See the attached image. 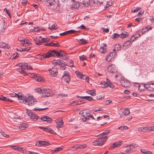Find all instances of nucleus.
I'll return each instance as SVG.
<instances>
[{
  "instance_id": "1",
  "label": "nucleus",
  "mask_w": 154,
  "mask_h": 154,
  "mask_svg": "<svg viewBox=\"0 0 154 154\" xmlns=\"http://www.w3.org/2000/svg\"><path fill=\"white\" fill-rule=\"evenodd\" d=\"M24 99H22L21 102L23 103H27L29 105L32 106L36 102L35 100V98L32 96H29L27 98L25 96H23Z\"/></svg>"
},
{
  "instance_id": "2",
  "label": "nucleus",
  "mask_w": 154,
  "mask_h": 154,
  "mask_svg": "<svg viewBox=\"0 0 154 154\" xmlns=\"http://www.w3.org/2000/svg\"><path fill=\"white\" fill-rule=\"evenodd\" d=\"M107 138V136H105L104 137L98 138L93 142V144L96 146L103 145L104 142L106 141Z\"/></svg>"
},
{
  "instance_id": "3",
  "label": "nucleus",
  "mask_w": 154,
  "mask_h": 154,
  "mask_svg": "<svg viewBox=\"0 0 154 154\" xmlns=\"http://www.w3.org/2000/svg\"><path fill=\"white\" fill-rule=\"evenodd\" d=\"M134 37V35H133L131 38L130 39L124 43L123 45V49L124 50H126L131 45L132 43L135 40V38H134L132 39V38Z\"/></svg>"
},
{
  "instance_id": "4",
  "label": "nucleus",
  "mask_w": 154,
  "mask_h": 154,
  "mask_svg": "<svg viewBox=\"0 0 154 154\" xmlns=\"http://www.w3.org/2000/svg\"><path fill=\"white\" fill-rule=\"evenodd\" d=\"M143 84L144 87L148 91H152L154 90V83H148Z\"/></svg>"
},
{
  "instance_id": "5",
  "label": "nucleus",
  "mask_w": 154,
  "mask_h": 154,
  "mask_svg": "<svg viewBox=\"0 0 154 154\" xmlns=\"http://www.w3.org/2000/svg\"><path fill=\"white\" fill-rule=\"evenodd\" d=\"M51 90L49 88H43L42 89V97H49L51 96Z\"/></svg>"
},
{
  "instance_id": "6",
  "label": "nucleus",
  "mask_w": 154,
  "mask_h": 154,
  "mask_svg": "<svg viewBox=\"0 0 154 154\" xmlns=\"http://www.w3.org/2000/svg\"><path fill=\"white\" fill-rule=\"evenodd\" d=\"M52 56H53V55L51 51L50 52H48L46 54L44 53L41 55L40 57L41 60H43L44 58H47Z\"/></svg>"
},
{
  "instance_id": "7",
  "label": "nucleus",
  "mask_w": 154,
  "mask_h": 154,
  "mask_svg": "<svg viewBox=\"0 0 154 154\" xmlns=\"http://www.w3.org/2000/svg\"><path fill=\"white\" fill-rule=\"evenodd\" d=\"M107 70L109 72L113 73L117 72V69L114 65L112 64L108 66Z\"/></svg>"
},
{
  "instance_id": "8",
  "label": "nucleus",
  "mask_w": 154,
  "mask_h": 154,
  "mask_svg": "<svg viewBox=\"0 0 154 154\" xmlns=\"http://www.w3.org/2000/svg\"><path fill=\"white\" fill-rule=\"evenodd\" d=\"M48 70L51 75L54 77L57 75L58 72L57 69L56 68H52L51 69H49Z\"/></svg>"
},
{
  "instance_id": "9",
  "label": "nucleus",
  "mask_w": 154,
  "mask_h": 154,
  "mask_svg": "<svg viewBox=\"0 0 154 154\" xmlns=\"http://www.w3.org/2000/svg\"><path fill=\"white\" fill-rule=\"evenodd\" d=\"M120 83L122 86L125 88L129 87L131 85L130 82L128 81L122 80Z\"/></svg>"
},
{
  "instance_id": "10",
  "label": "nucleus",
  "mask_w": 154,
  "mask_h": 154,
  "mask_svg": "<svg viewBox=\"0 0 154 154\" xmlns=\"http://www.w3.org/2000/svg\"><path fill=\"white\" fill-rule=\"evenodd\" d=\"M106 45L104 43L103 44L100 48L99 50V51L103 53H105L106 51Z\"/></svg>"
},
{
  "instance_id": "11",
  "label": "nucleus",
  "mask_w": 154,
  "mask_h": 154,
  "mask_svg": "<svg viewBox=\"0 0 154 154\" xmlns=\"http://www.w3.org/2000/svg\"><path fill=\"white\" fill-rule=\"evenodd\" d=\"M11 148H13L14 149L17 150L20 152H24V149L23 148L19 146H11Z\"/></svg>"
},
{
  "instance_id": "12",
  "label": "nucleus",
  "mask_w": 154,
  "mask_h": 154,
  "mask_svg": "<svg viewBox=\"0 0 154 154\" xmlns=\"http://www.w3.org/2000/svg\"><path fill=\"white\" fill-rule=\"evenodd\" d=\"M70 76H66L64 77H62V82H63H63H66V83H67V84H68L70 82ZM66 84H67L66 83Z\"/></svg>"
},
{
  "instance_id": "13",
  "label": "nucleus",
  "mask_w": 154,
  "mask_h": 154,
  "mask_svg": "<svg viewBox=\"0 0 154 154\" xmlns=\"http://www.w3.org/2000/svg\"><path fill=\"white\" fill-rule=\"evenodd\" d=\"M40 119L44 121H46L49 122L52 121V119L47 116H43L40 118Z\"/></svg>"
},
{
  "instance_id": "14",
  "label": "nucleus",
  "mask_w": 154,
  "mask_h": 154,
  "mask_svg": "<svg viewBox=\"0 0 154 154\" xmlns=\"http://www.w3.org/2000/svg\"><path fill=\"white\" fill-rule=\"evenodd\" d=\"M52 52L53 56H57L58 57H60L61 56V55H62V54L60 53L59 51H57L53 50H52Z\"/></svg>"
},
{
  "instance_id": "15",
  "label": "nucleus",
  "mask_w": 154,
  "mask_h": 154,
  "mask_svg": "<svg viewBox=\"0 0 154 154\" xmlns=\"http://www.w3.org/2000/svg\"><path fill=\"white\" fill-rule=\"evenodd\" d=\"M0 99L5 101H8L10 102H12L13 100L10 99L9 98H7L2 95L0 96Z\"/></svg>"
},
{
  "instance_id": "16",
  "label": "nucleus",
  "mask_w": 154,
  "mask_h": 154,
  "mask_svg": "<svg viewBox=\"0 0 154 154\" xmlns=\"http://www.w3.org/2000/svg\"><path fill=\"white\" fill-rule=\"evenodd\" d=\"M0 47L2 48L8 49H9L10 48V46L8 44L2 42L0 43Z\"/></svg>"
},
{
  "instance_id": "17",
  "label": "nucleus",
  "mask_w": 154,
  "mask_h": 154,
  "mask_svg": "<svg viewBox=\"0 0 154 154\" xmlns=\"http://www.w3.org/2000/svg\"><path fill=\"white\" fill-rule=\"evenodd\" d=\"M56 123L57 124V127L58 128L63 127V122L62 120H57L56 122Z\"/></svg>"
},
{
  "instance_id": "18",
  "label": "nucleus",
  "mask_w": 154,
  "mask_h": 154,
  "mask_svg": "<svg viewBox=\"0 0 154 154\" xmlns=\"http://www.w3.org/2000/svg\"><path fill=\"white\" fill-rule=\"evenodd\" d=\"M39 40L38 41H37L35 44L36 45H40L42 43L44 42L47 41V38H42L41 39H38Z\"/></svg>"
},
{
  "instance_id": "19",
  "label": "nucleus",
  "mask_w": 154,
  "mask_h": 154,
  "mask_svg": "<svg viewBox=\"0 0 154 154\" xmlns=\"http://www.w3.org/2000/svg\"><path fill=\"white\" fill-rule=\"evenodd\" d=\"M30 118L31 119L34 121H36L39 118V116L33 113L31 114Z\"/></svg>"
},
{
  "instance_id": "20",
  "label": "nucleus",
  "mask_w": 154,
  "mask_h": 154,
  "mask_svg": "<svg viewBox=\"0 0 154 154\" xmlns=\"http://www.w3.org/2000/svg\"><path fill=\"white\" fill-rule=\"evenodd\" d=\"M11 95L12 97H17L19 100H21L22 99H24V97H23V96H20L19 94H16L14 93H13L12 94H11Z\"/></svg>"
},
{
  "instance_id": "21",
  "label": "nucleus",
  "mask_w": 154,
  "mask_h": 154,
  "mask_svg": "<svg viewBox=\"0 0 154 154\" xmlns=\"http://www.w3.org/2000/svg\"><path fill=\"white\" fill-rule=\"evenodd\" d=\"M56 2L54 0H48L46 2V4L48 6L50 5L53 6L56 4Z\"/></svg>"
},
{
  "instance_id": "22",
  "label": "nucleus",
  "mask_w": 154,
  "mask_h": 154,
  "mask_svg": "<svg viewBox=\"0 0 154 154\" xmlns=\"http://www.w3.org/2000/svg\"><path fill=\"white\" fill-rule=\"evenodd\" d=\"M33 78L35 80L38 82L41 81L42 80V79L41 77H40L38 75L36 74H34L33 75Z\"/></svg>"
},
{
  "instance_id": "23",
  "label": "nucleus",
  "mask_w": 154,
  "mask_h": 154,
  "mask_svg": "<svg viewBox=\"0 0 154 154\" xmlns=\"http://www.w3.org/2000/svg\"><path fill=\"white\" fill-rule=\"evenodd\" d=\"M114 46V49H113V51H119L121 49V46L119 44H116Z\"/></svg>"
},
{
  "instance_id": "24",
  "label": "nucleus",
  "mask_w": 154,
  "mask_h": 154,
  "mask_svg": "<svg viewBox=\"0 0 154 154\" xmlns=\"http://www.w3.org/2000/svg\"><path fill=\"white\" fill-rule=\"evenodd\" d=\"M112 55V56H113V53L112 52L110 53L106 56V60L107 61H110L112 60L113 57H110V55Z\"/></svg>"
},
{
  "instance_id": "25",
  "label": "nucleus",
  "mask_w": 154,
  "mask_h": 154,
  "mask_svg": "<svg viewBox=\"0 0 154 154\" xmlns=\"http://www.w3.org/2000/svg\"><path fill=\"white\" fill-rule=\"evenodd\" d=\"M129 35V33L126 32H125L122 33L120 34L121 38H124L127 37Z\"/></svg>"
},
{
  "instance_id": "26",
  "label": "nucleus",
  "mask_w": 154,
  "mask_h": 154,
  "mask_svg": "<svg viewBox=\"0 0 154 154\" xmlns=\"http://www.w3.org/2000/svg\"><path fill=\"white\" fill-rule=\"evenodd\" d=\"M107 82H108V84H105V87H107L108 86H109L111 88H113L114 86L112 84L110 80L108 79H107Z\"/></svg>"
},
{
  "instance_id": "27",
  "label": "nucleus",
  "mask_w": 154,
  "mask_h": 154,
  "mask_svg": "<svg viewBox=\"0 0 154 154\" xmlns=\"http://www.w3.org/2000/svg\"><path fill=\"white\" fill-rule=\"evenodd\" d=\"M78 42L81 45L85 44L87 43L86 40L82 38L78 40Z\"/></svg>"
},
{
  "instance_id": "28",
  "label": "nucleus",
  "mask_w": 154,
  "mask_h": 154,
  "mask_svg": "<svg viewBox=\"0 0 154 154\" xmlns=\"http://www.w3.org/2000/svg\"><path fill=\"white\" fill-rule=\"evenodd\" d=\"M48 28L50 30H56L58 29V27L56 24H54L51 26V27H49Z\"/></svg>"
},
{
  "instance_id": "29",
  "label": "nucleus",
  "mask_w": 154,
  "mask_h": 154,
  "mask_svg": "<svg viewBox=\"0 0 154 154\" xmlns=\"http://www.w3.org/2000/svg\"><path fill=\"white\" fill-rule=\"evenodd\" d=\"M82 4L85 6H88L89 5L90 3V0H83L82 2Z\"/></svg>"
},
{
  "instance_id": "30",
  "label": "nucleus",
  "mask_w": 154,
  "mask_h": 154,
  "mask_svg": "<svg viewBox=\"0 0 154 154\" xmlns=\"http://www.w3.org/2000/svg\"><path fill=\"white\" fill-rule=\"evenodd\" d=\"M23 69H27L32 70V68L30 65H29L27 63H24Z\"/></svg>"
},
{
  "instance_id": "31",
  "label": "nucleus",
  "mask_w": 154,
  "mask_h": 154,
  "mask_svg": "<svg viewBox=\"0 0 154 154\" xmlns=\"http://www.w3.org/2000/svg\"><path fill=\"white\" fill-rule=\"evenodd\" d=\"M64 61L63 60H62V62L59 65V66L61 67L62 69L63 70L66 69V66H67V64H64Z\"/></svg>"
},
{
  "instance_id": "32",
  "label": "nucleus",
  "mask_w": 154,
  "mask_h": 154,
  "mask_svg": "<svg viewBox=\"0 0 154 154\" xmlns=\"http://www.w3.org/2000/svg\"><path fill=\"white\" fill-rule=\"evenodd\" d=\"M120 35L118 34L114 33L112 36V38L113 39H117L119 38H120Z\"/></svg>"
},
{
  "instance_id": "33",
  "label": "nucleus",
  "mask_w": 154,
  "mask_h": 154,
  "mask_svg": "<svg viewBox=\"0 0 154 154\" xmlns=\"http://www.w3.org/2000/svg\"><path fill=\"white\" fill-rule=\"evenodd\" d=\"M61 62L62 61L60 60H55L53 61L52 63L55 65H60Z\"/></svg>"
},
{
  "instance_id": "34",
  "label": "nucleus",
  "mask_w": 154,
  "mask_h": 154,
  "mask_svg": "<svg viewBox=\"0 0 154 154\" xmlns=\"http://www.w3.org/2000/svg\"><path fill=\"white\" fill-rule=\"evenodd\" d=\"M125 115H128L130 113L129 109H124L122 112Z\"/></svg>"
},
{
  "instance_id": "35",
  "label": "nucleus",
  "mask_w": 154,
  "mask_h": 154,
  "mask_svg": "<svg viewBox=\"0 0 154 154\" xmlns=\"http://www.w3.org/2000/svg\"><path fill=\"white\" fill-rule=\"evenodd\" d=\"M86 93L89 94H90L92 96H94L95 95V91L94 90H90L89 91H86Z\"/></svg>"
},
{
  "instance_id": "36",
  "label": "nucleus",
  "mask_w": 154,
  "mask_h": 154,
  "mask_svg": "<svg viewBox=\"0 0 154 154\" xmlns=\"http://www.w3.org/2000/svg\"><path fill=\"white\" fill-rule=\"evenodd\" d=\"M128 146L129 147L131 148V150L133 149L134 147H137L138 146L137 144H131L130 145H128Z\"/></svg>"
},
{
  "instance_id": "37",
  "label": "nucleus",
  "mask_w": 154,
  "mask_h": 154,
  "mask_svg": "<svg viewBox=\"0 0 154 154\" xmlns=\"http://www.w3.org/2000/svg\"><path fill=\"white\" fill-rule=\"evenodd\" d=\"M121 142L119 141V142H116L113 143V145L115 147L120 146L121 145Z\"/></svg>"
},
{
  "instance_id": "38",
  "label": "nucleus",
  "mask_w": 154,
  "mask_h": 154,
  "mask_svg": "<svg viewBox=\"0 0 154 154\" xmlns=\"http://www.w3.org/2000/svg\"><path fill=\"white\" fill-rule=\"evenodd\" d=\"M35 91L39 94H42V90L41 88H38L35 89Z\"/></svg>"
},
{
  "instance_id": "39",
  "label": "nucleus",
  "mask_w": 154,
  "mask_h": 154,
  "mask_svg": "<svg viewBox=\"0 0 154 154\" xmlns=\"http://www.w3.org/2000/svg\"><path fill=\"white\" fill-rule=\"evenodd\" d=\"M68 35L69 34H73L75 32H80V31H75L74 30H69L68 31H67Z\"/></svg>"
},
{
  "instance_id": "40",
  "label": "nucleus",
  "mask_w": 154,
  "mask_h": 154,
  "mask_svg": "<svg viewBox=\"0 0 154 154\" xmlns=\"http://www.w3.org/2000/svg\"><path fill=\"white\" fill-rule=\"evenodd\" d=\"M19 72L22 74L23 75H27V73L24 70L21 69H20Z\"/></svg>"
},
{
  "instance_id": "41",
  "label": "nucleus",
  "mask_w": 154,
  "mask_h": 154,
  "mask_svg": "<svg viewBox=\"0 0 154 154\" xmlns=\"http://www.w3.org/2000/svg\"><path fill=\"white\" fill-rule=\"evenodd\" d=\"M56 44H54L53 42H51L49 44H46L45 46H54L56 47H57L60 46V45H56Z\"/></svg>"
},
{
  "instance_id": "42",
  "label": "nucleus",
  "mask_w": 154,
  "mask_h": 154,
  "mask_svg": "<svg viewBox=\"0 0 154 154\" xmlns=\"http://www.w3.org/2000/svg\"><path fill=\"white\" fill-rule=\"evenodd\" d=\"M6 13L8 15V16L11 18V14L9 10L7 9L6 8H5L4 10Z\"/></svg>"
},
{
  "instance_id": "43",
  "label": "nucleus",
  "mask_w": 154,
  "mask_h": 154,
  "mask_svg": "<svg viewBox=\"0 0 154 154\" xmlns=\"http://www.w3.org/2000/svg\"><path fill=\"white\" fill-rule=\"evenodd\" d=\"M67 66L70 67H72L73 66V61L70 60V62H69L67 63Z\"/></svg>"
},
{
  "instance_id": "44",
  "label": "nucleus",
  "mask_w": 154,
  "mask_h": 154,
  "mask_svg": "<svg viewBox=\"0 0 154 154\" xmlns=\"http://www.w3.org/2000/svg\"><path fill=\"white\" fill-rule=\"evenodd\" d=\"M77 75L82 79H84V77L85 75L82 74H81V73H80V72L77 74Z\"/></svg>"
},
{
  "instance_id": "45",
  "label": "nucleus",
  "mask_w": 154,
  "mask_h": 154,
  "mask_svg": "<svg viewBox=\"0 0 154 154\" xmlns=\"http://www.w3.org/2000/svg\"><path fill=\"white\" fill-rule=\"evenodd\" d=\"M70 76L69 73L67 71H65L64 72L62 76V77H64V76Z\"/></svg>"
},
{
  "instance_id": "46",
  "label": "nucleus",
  "mask_w": 154,
  "mask_h": 154,
  "mask_svg": "<svg viewBox=\"0 0 154 154\" xmlns=\"http://www.w3.org/2000/svg\"><path fill=\"white\" fill-rule=\"evenodd\" d=\"M85 99L89 101H92L94 100L93 98L91 96H85Z\"/></svg>"
},
{
  "instance_id": "47",
  "label": "nucleus",
  "mask_w": 154,
  "mask_h": 154,
  "mask_svg": "<svg viewBox=\"0 0 154 154\" xmlns=\"http://www.w3.org/2000/svg\"><path fill=\"white\" fill-rule=\"evenodd\" d=\"M87 147V145L84 144H79V149H83Z\"/></svg>"
},
{
  "instance_id": "48",
  "label": "nucleus",
  "mask_w": 154,
  "mask_h": 154,
  "mask_svg": "<svg viewBox=\"0 0 154 154\" xmlns=\"http://www.w3.org/2000/svg\"><path fill=\"white\" fill-rule=\"evenodd\" d=\"M48 109V108H45L43 109H37L35 108L33 110L34 111H41L43 110H45L47 109Z\"/></svg>"
},
{
  "instance_id": "49",
  "label": "nucleus",
  "mask_w": 154,
  "mask_h": 154,
  "mask_svg": "<svg viewBox=\"0 0 154 154\" xmlns=\"http://www.w3.org/2000/svg\"><path fill=\"white\" fill-rule=\"evenodd\" d=\"M144 128V132L150 131V128H150V127H146Z\"/></svg>"
},
{
  "instance_id": "50",
  "label": "nucleus",
  "mask_w": 154,
  "mask_h": 154,
  "mask_svg": "<svg viewBox=\"0 0 154 154\" xmlns=\"http://www.w3.org/2000/svg\"><path fill=\"white\" fill-rule=\"evenodd\" d=\"M128 128L126 126H124L122 127H120L118 128L119 129L121 130H126Z\"/></svg>"
},
{
  "instance_id": "51",
  "label": "nucleus",
  "mask_w": 154,
  "mask_h": 154,
  "mask_svg": "<svg viewBox=\"0 0 154 154\" xmlns=\"http://www.w3.org/2000/svg\"><path fill=\"white\" fill-rule=\"evenodd\" d=\"M131 148H130L127 145V148L125 149V152H126L128 153L131 151Z\"/></svg>"
},
{
  "instance_id": "52",
  "label": "nucleus",
  "mask_w": 154,
  "mask_h": 154,
  "mask_svg": "<svg viewBox=\"0 0 154 154\" xmlns=\"http://www.w3.org/2000/svg\"><path fill=\"white\" fill-rule=\"evenodd\" d=\"M29 41L28 40H26L25 41V40H24V41L23 43H21L22 44V45L23 46H24V45L25 44H26L27 45H29V44H31L30 43H29Z\"/></svg>"
},
{
  "instance_id": "53",
  "label": "nucleus",
  "mask_w": 154,
  "mask_h": 154,
  "mask_svg": "<svg viewBox=\"0 0 154 154\" xmlns=\"http://www.w3.org/2000/svg\"><path fill=\"white\" fill-rule=\"evenodd\" d=\"M30 48H31L29 47L26 48H23L22 49L23 52L28 51L30 50Z\"/></svg>"
},
{
  "instance_id": "54",
  "label": "nucleus",
  "mask_w": 154,
  "mask_h": 154,
  "mask_svg": "<svg viewBox=\"0 0 154 154\" xmlns=\"http://www.w3.org/2000/svg\"><path fill=\"white\" fill-rule=\"evenodd\" d=\"M1 133L5 137H9V136L8 135H7L3 131H1Z\"/></svg>"
},
{
  "instance_id": "55",
  "label": "nucleus",
  "mask_w": 154,
  "mask_h": 154,
  "mask_svg": "<svg viewBox=\"0 0 154 154\" xmlns=\"http://www.w3.org/2000/svg\"><path fill=\"white\" fill-rule=\"evenodd\" d=\"M103 110V109L102 108H99L98 109H96L94 110H92V112H94L97 111H102Z\"/></svg>"
},
{
  "instance_id": "56",
  "label": "nucleus",
  "mask_w": 154,
  "mask_h": 154,
  "mask_svg": "<svg viewBox=\"0 0 154 154\" xmlns=\"http://www.w3.org/2000/svg\"><path fill=\"white\" fill-rule=\"evenodd\" d=\"M24 64V63H19L17 64V66L22 68L23 69Z\"/></svg>"
},
{
  "instance_id": "57",
  "label": "nucleus",
  "mask_w": 154,
  "mask_h": 154,
  "mask_svg": "<svg viewBox=\"0 0 154 154\" xmlns=\"http://www.w3.org/2000/svg\"><path fill=\"white\" fill-rule=\"evenodd\" d=\"M72 148L75 149H79V144H77L74 146H72Z\"/></svg>"
},
{
  "instance_id": "58",
  "label": "nucleus",
  "mask_w": 154,
  "mask_h": 154,
  "mask_svg": "<svg viewBox=\"0 0 154 154\" xmlns=\"http://www.w3.org/2000/svg\"><path fill=\"white\" fill-rule=\"evenodd\" d=\"M86 56L84 55H82L79 57L80 60L83 61L84 60L86 59Z\"/></svg>"
},
{
  "instance_id": "59",
  "label": "nucleus",
  "mask_w": 154,
  "mask_h": 154,
  "mask_svg": "<svg viewBox=\"0 0 154 154\" xmlns=\"http://www.w3.org/2000/svg\"><path fill=\"white\" fill-rule=\"evenodd\" d=\"M110 132V130H106L104 132L102 133V135H104L106 134H107L108 133H109Z\"/></svg>"
},
{
  "instance_id": "60",
  "label": "nucleus",
  "mask_w": 154,
  "mask_h": 154,
  "mask_svg": "<svg viewBox=\"0 0 154 154\" xmlns=\"http://www.w3.org/2000/svg\"><path fill=\"white\" fill-rule=\"evenodd\" d=\"M62 149V148H61L60 147L56 148L55 149L54 152H57L61 150Z\"/></svg>"
},
{
  "instance_id": "61",
  "label": "nucleus",
  "mask_w": 154,
  "mask_h": 154,
  "mask_svg": "<svg viewBox=\"0 0 154 154\" xmlns=\"http://www.w3.org/2000/svg\"><path fill=\"white\" fill-rule=\"evenodd\" d=\"M27 2V0H22V4L23 6L25 5Z\"/></svg>"
},
{
  "instance_id": "62",
  "label": "nucleus",
  "mask_w": 154,
  "mask_h": 154,
  "mask_svg": "<svg viewBox=\"0 0 154 154\" xmlns=\"http://www.w3.org/2000/svg\"><path fill=\"white\" fill-rule=\"evenodd\" d=\"M78 28L82 29H86L87 28L85 27L83 25H81L80 26L78 27Z\"/></svg>"
},
{
  "instance_id": "63",
  "label": "nucleus",
  "mask_w": 154,
  "mask_h": 154,
  "mask_svg": "<svg viewBox=\"0 0 154 154\" xmlns=\"http://www.w3.org/2000/svg\"><path fill=\"white\" fill-rule=\"evenodd\" d=\"M45 131H47V132H50V131L51 130V128H49V127H45Z\"/></svg>"
},
{
  "instance_id": "64",
  "label": "nucleus",
  "mask_w": 154,
  "mask_h": 154,
  "mask_svg": "<svg viewBox=\"0 0 154 154\" xmlns=\"http://www.w3.org/2000/svg\"><path fill=\"white\" fill-rule=\"evenodd\" d=\"M18 40L20 42H23L24 41L25 39L23 38H19L18 39Z\"/></svg>"
}]
</instances>
